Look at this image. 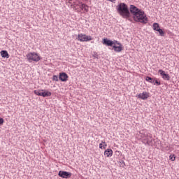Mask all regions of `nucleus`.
I'll list each match as a JSON object with an SVG mask.
<instances>
[{
	"mask_svg": "<svg viewBox=\"0 0 179 179\" xmlns=\"http://www.w3.org/2000/svg\"><path fill=\"white\" fill-rule=\"evenodd\" d=\"M68 74L65 72H62L59 73V80H61V82H66L68 80Z\"/></svg>",
	"mask_w": 179,
	"mask_h": 179,
	"instance_id": "nucleus-8",
	"label": "nucleus"
},
{
	"mask_svg": "<svg viewBox=\"0 0 179 179\" xmlns=\"http://www.w3.org/2000/svg\"><path fill=\"white\" fill-rule=\"evenodd\" d=\"M157 31H158V33L159 34V36H161L162 37H164V31H163V29L159 28L157 29Z\"/></svg>",
	"mask_w": 179,
	"mask_h": 179,
	"instance_id": "nucleus-17",
	"label": "nucleus"
},
{
	"mask_svg": "<svg viewBox=\"0 0 179 179\" xmlns=\"http://www.w3.org/2000/svg\"><path fill=\"white\" fill-rule=\"evenodd\" d=\"M152 29H153V30H155V31H157L158 30V29H160V25L159 24V23L155 22L152 24Z\"/></svg>",
	"mask_w": 179,
	"mask_h": 179,
	"instance_id": "nucleus-16",
	"label": "nucleus"
},
{
	"mask_svg": "<svg viewBox=\"0 0 179 179\" xmlns=\"http://www.w3.org/2000/svg\"><path fill=\"white\" fill-rule=\"evenodd\" d=\"M80 8L83 10H85V12H87L89 10V6L87 5H86L85 3L81 4Z\"/></svg>",
	"mask_w": 179,
	"mask_h": 179,
	"instance_id": "nucleus-15",
	"label": "nucleus"
},
{
	"mask_svg": "<svg viewBox=\"0 0 179 179\" xmlns=\"http://www.w3.org/2000/svg\"><path fill=\"white\" fill-rule=\"evenodd\" d=\"M68 1H72V0H68Z\"/></svg>",
	"mask_w": 179,
	"mask_h": 179,
	"instance_id": "nucleus-28",
	"label": "nucleus"
},
{
	"mask_svg": "<svg viewBox=\"0 0 179 179\" xmlns=\"http://www.w3.org/2000/svg\"><path fill=\"white\" fill-rule=\"evenodd\" d=\"M99 148H100V149H103V144L102 143L99 144Z\"/></svg>",
	"mask_w": 179,
	"mask_h": 179,
	"instance_id": "nucleus-24",
	"label": "nucleus"
},
{
	"mask_svg": "<svg viewBox=\"0 0 179 179\" xmlns=\"http://www.w3.org/2000/svg\"><path fill=\"white\" fill-rule=\"evenodd\" d=\"M104 155L107 156V157H110V156H113V150L110 148H108L105 152Z\"/></svg>",
	"mask_w": 179,
	"mask_h": 179,
	"instance_id": "nucleus-14",
	"label": "nucleus"
},
{
	"mask_svg": "<svg viewBox=\"0 0 179 179\" xmlns=\"http://www.w3.org/2000/svg\"><path fill=\"white\" fill-rule=\"evenodd\" d=\"M1 56L2 57V58H9V53H8V51L6 50H1L0 52Z\"/></svg>",
	"mask_w": 179,
	"mask_h": 179,
	"instance_id": "nucleus-13",
	"label": "nucleus"
},
{
	"mask_svg": "<svg viewBox=\"0 0 179 179\" xmlns=\"http://www.w3.org/2000/svg\"><path fill=\"white\" fill-rule=\"evenodd\" d=\"M113 49L114 50V51L115 52H121V51H122L123 48H122V44H120L119 46H117L115 45H113Z\"/></svg>",
	"mask_w": 179,
	"mask_h": 179,
	"instance_id": "nucleus-12",
	"label": "nucleus"
},
{
	"mask_svg": "<svg viewBox=\"0 0 179 179\" xmlns=\"http://www.w3.org/2000/svg\"><path fill=\"white\" fill-rule=\"evenodd\" d=\"M27 59L29 62H38L41 59V57L36 52H29L27 55Z\"/></svg>",
	"mask_w": 179,
	"mask_h": 179,
	"instance_id": "nucleus-3",
	"label": "nucleus"
},
{
	"mask_svg": "<svg viewBox=\"0 0 179 179\" xmlns=\"http://www.w3.org/2000/svg\"><path fill=\"white\" fill-rule=\"evenodd\" d=\"M52 80L55 81V82H59V77H58V76L54 75V76H52Z\"/></svg>",
	"mask_w": 179,
	"mask_h": 179,
	"instance_id": "nucleus-19",
	"label": "nucleus"
},
{
	"mask_svg": "<svg viewBox=\"0 0 179 179\" xmlns=\"http://www.w3.org/2000/svg\"><path fill=\"white\" fill-rule=\"evenodd\" d=\"M107 148V145H103V149H106Z\"/></svg>",
	"mask_w": 179,
	"mask_h": 179,
	"instance_id": "nucleus-25",
	"label": "nucleus"
},
{
	"mask_svg": "<svg viewBox=\"0 0 179 179\" xmlns=\"http://www.w3.org/2000/svg\"><path fill=\"white\" fill-rule=\"evenodd\" d=\"M59 177L61 178H71L72 177V173L71 172L65 171H59L58 173Z\"/></svg>",
	"mask_w": 179,
	"mask_h": 179,
	"instance_id": "nucleus-6",
	"label": "nucleus"
},
{
	"mask_svg": "<svg viewBox=\"0 0 179 179\" xmlns=\"http://www.w3.org/2000/svg\"><path fill=\"white\" fill-rule=\"evenodd\" d=\"M77 40L79 41L85 42V41H92V38L91 36H87L83 34H79L78 35Z\"/></svg>",
	"mask_w": 179,
	"mask_h": 179,
	"instance_id": "nucleus-4",
	"label": "nucleus"
},
{
	"mask_svg": "<svg viewBox=\"0 0 179 179\" xmlns=\"http://www.w3.org/2000/svg\"><path fill=\"white\" fill-rule=\"evenodd\" d=\"M4 122L3 118L0 117V125H3Z\"/></svg>",
	"mask_w": 179,
	"mask_h": 179,
	"instance_id": "nucleus-21",
	"label": "nucleus"
},
{
	"mask_svg": "<svg viewBox=\"0 0 179 179\" xmlns=\"http://www.w3.org/2000/svg\"><path fill=\"white\" fill-rule=\"evenodd\" d=\"M136 97H138V99H141V100H146L149 98V93L143 92L141 94H137Z\"/></svg>",
	"mask_w": 179,
	"mask_h": 179,
	"instance_id": "nucleus-10",
	"label": "nucleus"
},
{
	"mask_svg": "<svg viewBox=\"0 0 179 179\" xmlns=\"http://www.w3.org/2000/svg\"><path fill=\"white\" fill-rule=\"evenodd\" d=\"M145 80L147 82H149V83H152L155 86H160V85H162V83H160V81H159V79H157L156 78H152L150 76H147L145 78Z\"/></svg>",
	"mask_w": 179,
	"mask_h": 179,
	"instance_id": "nucleus-5",
	"label": "nucleus"
},
{
	"mask_svg": "<svg viewBox=\"0 0 179 179\" xmlns=\"http://www.w3.org/2000/svg\"><path fill=\"white\" fill-rule=\"evenodd\" d=\"M129 10V13L133 15V19L135 22L143 23L144 24H146V23H148V17H146L145 11L141 10L134 5L130 6Z\"/></svg>",
	"mask_w": 179,
	"mask_h": 179,
	"instance_id": "nucleus-1",
	"label": "nucleus"
},
{
	"mask_svg": "<svg viewBox=\"0 0 179 179\" xmlns=\"http://www.w3.org/2000/svg\"><path fill=\"white\" fill-rule=\"evenodd\" d=\"M147 145H149V141H147Z\"/></svg>",
	"mask_w": 179,
	"mask_h": 179,
	"instance_id": "nucleus-27",
	"label": "nucleus"
},
{
	"mask_svg": "<svg viewBox=\"0 0 179 179\" xmlns=\"http://www.w3.org/2000/svg\"><path fill=\"white\" fill-rule=\"evenodd\" d=\"M120 166L121 167H124L125 166V162H124V161L120 162Z\"/></svg>",
	"mask_w": 179,
	"mask_h": 179,
	"instance_id": "nucleus-22",
	"label": "nucleus"
},
{
	"mask_svg": "<svg viewBox=\"0 0 179 179\" xmlns=\"http://www.w3.org/2000/svg\"><path fill=\"white\" fill-rule=\"evenodd\" d=\"M159 73L161 75L162 79H164V80H170L171 79L170 75L166 73V72L163 70H159Z\"/></svg>",
	"mask_w": 179,
	"mask_h": 179,
	"instance_id": "nucleus-9",
	"label": "nucleus"
},
{
	"mask_svg": "<svg viewBox=\"0 0 179 179\" xmlns=\"http://www.w3.org/2000/svg\"><path fill=\"white\" fill-rule=\"evenodd\" d=\"M52 94V93H51V92L45 90H42V92H41L42 97H51Z\"/></svg>",
	"mask_w": 179,
	"mask_h": 179,
	"instance_id": "nucleus-11",
	"label": "nucleus"
},
{
	"mask_svg": "<svg viewBox=\"0 0 179 179\" xmlns=\"http://www.w3.org/2000/svg\"><path fill=\"white\" fill-rule=\"evenodd\" d=\"M108 1H110V2H114V1L115 0H108Z\"/></svg>",
	"mask_w": 179,
	"mask_h": 179,
	"instance_id": "nucleus-26",
	"label": "nucleus"
},
{
	"mask_svg": "<svg viewBox=\"0 0 179 179\" xmlns=\"http://www.w3.org/2000/svg\"><path fill=\"white\" fill-rule=\"evenodd\" d=\"M170 160H171V162H174L176 160V157L174 155H170Z\"/></svg>",
	"mask_w": 179,
	"mask_h": 179,
	"instance_id": "nucleus-20",
	"label": "nucleus"
},
{
	"mask_svg": "<svg viewBox=\"0 0 179 179\" xmlns=\"http://www.w3.org/2000/svg\"><path fill=\"white\" fill-rule=\"evenodd\" d=\"M102 44L107 45V47H113L115 43L107 38H105L102 40Z\"/></svg>",
	"mask_w": 179,
	"mask_h": 179,
	"instance_id": "nucleus-7",
	"label": "nucleus"
},
{
	"mask_svg": "<svg viewBox=\"0 0 179 179\" xmlns=\"http://www.w3.org/2000/svg\"><path fill=\"white\" fill-rule=\"evenodd\" d=\"M113 43H115V44H117V45H120V44H121L120 42H118V41H113Z\"/></svg>",
	"mask_w": 179,
	"mask_h": 179,
	"instance_id": "nucleus-23",
	"label": "nucleus"
},
{
	"mask_svg": "<svg viewBox=\"0 0 179 179\" xmlns=\"http://www.w3.org/2000/svg\"><path fill=\"white\" fill-rule=\"evenodd\" d=\"M116 9L117 10V13L122 16L124 19H129L131 16V13L129 12V8H128V5L125 3H120Z\"/></svg>",
	"mask_w": 179,
	"mask_h": 179,
	"instance_id": "nucleus-2",
	"label": "nucleus"
},
{
	"mask_svg": "<svg viewBox=\"0 0 179 179\" xmlns=\"http://www.w3.org/2000/svg\"><path fill=\"white\" fill-rule=\"evenodd\" d=\"M43 92V90H34V94L36 95V96H41V93Z\"/></svg>",
	"mask_w": 179,
	"mask_h": 179,
	"instance_id": "nucleus-18",
	"label": "nucleus"
}]
</instances>
